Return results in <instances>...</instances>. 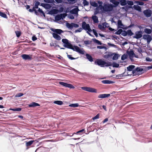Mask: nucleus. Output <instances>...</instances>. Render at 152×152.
Instances as JSON below:
<instances>
[{"mask_svg": "<svg viewBox=\"0 0 152 152\" xmlns=\"http://www.w3.org/2000/svg\"><path fill=\"white\" fill-rule=\"evenodd\" d=\"M62 42L65 44L69 42V41L66 39H63L62 40Z\"/></svg>", "mask_w": 152, "mask_h": 152, "instance_id": "8fccbe9b", "label": "nucleus"}, {"mask_svg": "<svg viewBox=\"0 0 152 152\" xmlns=\"http://www.w3.org/2000/svg\"><path fill=\"white\" fill-rule=\"evenodd\" d=\"M86 56L87 58L90 62L93 61V59L91 56L89 54L87 53L86 54Z\"/></svg>", "mask_w": 152, "mask_h": 152, "instance_id": "4be33fe9", "label": "nucleus"}, {"mask_svg": "<svg viewBox=\"0 0 152 152\" xmlns=\"http://www.w3.org/2000/svg\"><path fill=\"white\" fill-rule=\"evenodd\" d=\"M110 95V94H100L98 96L99 98H104L109 97Z\"/></svg>", "mask_w": 152, "mask_h": 152, "instance_id": "2eb2a0df", "label": "nucleus"}, {"mask_svg": "<svg viewBox=\"0 0 152 152\" xmlns=\"http://www.w3.org/2000/svg\"><path fill=\"white\" fill-rule=\"evenodd\" d=\"M10 110L15 111H20L21 110V109L20 108H16L11 109Z\"/></svg>", "mask_w": 152, "mask_h": 152, "instance_id": "49530a36", "label": "nucleus"}, {"mask_svg": "<svg viewBox=\"0 0 152 152\" xmlns=\"http://www.w3.org/2000/svg\"><path fill=\"white\" fill-rule=\"evenodd\" d=\"M113 66L114 67L118 68L119 66V64L113 62L112 64Z\"/></svg>", "mask_w": 152, "mask_h": 152, "instance_id": "e433bc0d", "label": "nucleus"}, {"mask_svg": "<svg viewBox=\"0 0 152 152\" xmlns=\"http://www.w3.org/2000/svg\"><path fill=\"white\" fill-rule=\"evenodd\" d=\"M113 6L112 4H104L101 10L103 12H109L113 10Z\"/></svg>", "mask_w": 152, "mask_h": 152, "instance_id": "7ed1b4c3", "label": "nucleus"}, {"mask_svg": "<svg viewBox=\"0 0 152 152\" xmlns=\"http://www.w3.org/2000/svg\"><path fill=\"white\" fill-rule=\"evenodd\" d=\"M98 3L99 4V6L98 7H96L95 9V11L94 13V14H96L99 13V9H100V10H102V8L103 7V6H102L103 3L102 1H98Z\"/></svg>", "mask_w": 152, "mask_h": 152, "instance_id": "1a4fd4ad", "label": "nucleus"}, {"mask_svg": "<svg viewBox=\"0 0 152 152\" xmlns=\"http://www.w3.org/2000/svg\"><path fill=\"white\" fill-rule=\"evenodd\" d=\"M121 35L124 37L126 36L127 35V31H122Z\"/></svg>", "mask_w": 152, "mask_h": 152, "instance_id": "3c124183", "label": "nucleus"}, {"mask_svg": "<svg viewBox=\"0 0 152 152\" xmlns=\"http://www.w3.org/2000/svg\"><path fill=\"white\" fill-rule=\"evenodd\" d=\"M82 27L83 29L87 31V33H88L90 35H91V34L89 32L92 31L91 29L90 28V26L89 24H87L85 22L83 21L82 23Z\"/></svg>", "mask_w": 152, "mask_h": 152, "instance_id": "20e7f679", "label": "nucleus"}, {"mask_svg": "<svg viewBox=\"0 0 152 152\" xmlns=\"http://www.w3.org/2000/svg\"><path fill=\"white\" fill-rule=\"evenodd\" d=\"M127 35L129 36H131L133 34V33L130 30H128L127 31Z\"/></svg>", "mask_w": 152, "mask_h": 152, "instance_id": "4c0bfd02", "label": "nucleus"}, {"mask_svg": "<svg viewBox=\"0 0 152 152\" xmlns=\"http://www.w3.org/2000/svg\"><path fill=\"white\" fill-rule=\"evenodd\" d=\"M44 1L48 3H53L54 1L53 0H44Z\"/></svg>", "mask_w": 152, "mask_h": 152, "instance_id": "5fc2aeb1", "label": "nucleus"}, {"mask_svg": "<svg viewBox=\"0 0 152 152\" xmlns=\"http://www.w3.org/2000/svg\"><path fill=\"white\" fill-rule=\"evenodd\" d=\"M83 4L84 6H87L88 5L89 3L86 0H84L83 2Z\"/></svg>", "mask_w": 152, "mask_h": 152, "instance_id": "864d4df0", "label": "nucleus"}, {"mask_svg": "<svg viewBox=\"0 0 152 152\" xmlns=\"http://www.w3.org/2000/svg\"><path fill=\"white\" fill-rule=\"evenodd\" d=\"M28 105L29 107H34L37 106H40L39 104L35 102H33L28 104Z\"/></svg>", "mask_w": 152, "mask_h": 152, "instance_id": "f3484780", "label": "nucleus"}, {"mask_svg": "<svg viewBox=\"0 0 152 152\" xmlns=\"http://www.w3.org/2000/svg\"><path fill=\"white\" fill-rule=\"evenodd\" d=\"M118 55L117 54H115L113 56L112 58V59L113 60H117L118 59Z\"/></svg>", "mask_w": 152, "mask_h": 152, "instance_id": "58836bf2", "label": "nucleus"}, {"mask_svg": "<svg viewBox=\"0 0 152 152\" xmlns=\"http://www.w3.org/2000/svg\"><path fill=\"white\" fill-rule=\"evenodd\" d=\"M143 70V69L137 67L135 69L132 71V73L133 75H140L142 73V71Z\"/></svg>", "mask_w": 152, "mask_h": 152, "instance_id": "423d86ee", "label": "nucleus"}, {"mask_svg": "<svg viewBox=\"0 0 152 152\" xmlns=\"http://www.w3.org/2000/svg\"><path fill=\"white\" fill-rule=\"evenodd\" d=\"M61 16L62 19L63 20V18H65L66 16V14L65 13L64 14H60Z\"/></svg>", "mask_w": 152, "mask_h": 152, "instance_id": "4d7b16f0", "label": "nucleus"}, {"mask_svg": "<svg viewBox=\"0 0 152 152\" xmlns=\"http://www.w3.org/2000/svg\"><path fill=\"white\" fill-rule=\"evenodd\" d=\"M15 33L16 36L18 37H19L20 36V33L19 31H16Z\"/></svg>", "mask_w": 152, "mask_h": 152, "instance_id": "338daca9", "label": "nucleus"}, {"mask_svg": "<svg viewBox=\"0 0 152 152\" xmlns=\"http://www.w3.org/2000/svg\"><path fill=\"white\" fill-rule=\"evenodd\" d=\"M90 4L91 5L94 7H98V4L95 1L91 2Z\"/></svg>", "mask_w": 152, "mask_h": 152, "instance_id": "473e14b6", "label": "nucleus"}, {"mask_svg": "<svg viewBox=\"0 0 152 152\" xmlns=\"http://www.w3.org/2000/svg\"><path fill=\"white\" fill-rule=\"evenodd\" d=\"M82 28H79L78 29H77L75 31V32H80L82 31Z\"/></svg>", "mask_w": 152, "mask_h": 152, "instance_id": "052dcab7", "label": "nucleus"}, {"mask_svg": "<svg viewBox=\"0 0 152 152\" xmlns=\"http://www.w3.org/2000/svg\"><path fill=\"white\" fill-rule=\"evenodd\" d=\"M50 45L51 46H53L55 47H59V46L58 45H56V44H54L53 43H52L50 44Z\"/></svg>", "mask_w": 152, "mask_h": 152, "instance_id": "13d9d810", "label": "nucleus"}, {"mask_svg": "<svg viewBox=\"0 0 152 152\" xmlns=\"http://www.w3.org/2000/svg\"><path fill=\"white\" fill-rule=\"evenodd\" d=\"M79 106L78 103H75L70 104L69 105V106L71 107H78Z\"/></svg>", "mask_w": 152, "mask_h": 152, "instance_id": "7c9ffc66", "label": "nucleus"}, {"mask_svg": "<svg viewBox=\"0 0 152 152\" xmlns=\"http://www.w3.org/2000/svg\"><path fill=\"white\" fill-rule=\"evenodd\" d=\"M118 26L119 28H123L124 27V25L122 23L121 21L120 20L118 22Z\"/></svg>", "mask_w": 152, "mask_h": 152, "instance_id": "aec40b11", "label": "nucleus"}, {"mask_svg": "<svg viewBox=\"0 0 152 152\" xmlns=\"http://www.w3.org/2000/svg\"><path fill=\"white\" fill-rule=\"evenodd\" d=\"M68 18L71 19H74V17L72 15H68Z\"/></svg>", "mask_w": 152, "mask_h": 152, "instance_id": "774afa93", "label": "nucleus"}, {"mask_svg": "<svg viewBox=\"0 0 152 152\" xmlns=\"http://www.w3.org/2000/svg\"><path fill=\"white\" fill-rule=\"evenodd\" d=\"M66 26L67 28L70 29H72L73 27L75 28H77L79 27L78 24L74 23H66Z\"/></svg>", "mask_w": 152, "mask_h": 152, "instance_id": "0eeeda50", "label": "nucleus"}, {"mask_svg": "<svg viewBox=\"0 0 152 152\" xmlns=\"http://www.w3.org/2000/svg\"><path fill=\"white\" fill-rule=\"evenodd\" d=\"M127 55L124 54L122 56L121 59L122 60H124L127 58Z\"/></svg>", "mask_w": 152, "mask_h": 152, "instance_id": "c03bdc74", "label": "nucleus"}, {"mask_svg": "<svg viewBox=\"0 0 152 152\" xmlns=\"http://www.w3.org/2000/svg\"><path fill=\"white\" fill-rule=\"evenodd\" d=\"M92 31L94 34V35L96 37L98 36V34L96 32V30L94 29H93L92 30Z\"/></svg>", "mask_w": 152, "mask_h": 152, "instance_id": "bf43d9fd", "label": "nucleus"}, {"mask_svg": "<svg viewBox=\"0 0 152 152\" xmlns=\"http://www.w3.org/2000/svg\"><path fill=\"white\" fill-rule=\"evenodd\" d=\"M119 1L121 6H125L127 4V2L126 0H119Z\"/></svg>", "mask_w": 152, "mask_h": 152, "instance_id": "cd10ccee", "label": "nucleus"}, {"mask_svg": "<svg viewBox=\"0 0 152 152\" xmlns=\"http://www.w3.org/2000/svg\"><path fill=\"white\" fill-rule=\"evenodd\" d=\"M128 4L129 5H132L133 4V2L132 1H127V4Z\"/></svg>", "mask_w": 152, "mask_h": 152, "instance_id": "e2e57ef3", "label": "nucleus"}, {"mask_svg": "<svg viewBox=\"0 0 152 152\" xmlns=\"http://www.w3.org/2000/svg\"><path fill=\"white\" fill-rule=\"evenodd\" d=\"M128 54L130 59H131L134 56V53L133 50H131L129 52Z\"/></svg>", "mask_w": 152, "mask_h": 152, "instance_id": "412c9836", "label": "nucleus"}, {"mask_svg": "<svg viewBox=\"0 0 152 152\" xmlns=\"http://www.w3.org/2000/svg\"><path fill=\"white\" fill-rule=\"evenodd\" d=\"M137 3L140 5H142L144 4L143 2L141 1H137Z\"/></svg>", "mask_w": 152, "mask_h": 152, "instance_id": "69168bd1", "label": "nucleus"}, {"mask_svg": "<svg viewBox=\"0 0 152 152\" xmlns=\"http://www.w3.org/2000/svg\"><path fill=\"white\" fill-rule=\"evenodd\" d=\"M21 57L24 60H29L31 58V56L30 55L23 54L22 55Z\"/></svg>", "mask_w": 152, "mask_h": 152, "instance_id": "4468645a", "label": "nucleus"}, {"mask_svg": "<svg viewBox=\"0 0 152 152\" xmlns=\"http://www.w3.org/2000/svg\"><path fill=\"white\" fill-rule=\"evenodd\" d=\"M34 141V140H31L26 142V146L28 147L30 146V145L32 144Z\"/></svg>", "mask_w": 152, "mask_h": 152, "instance_id": "72a5a7b5", "label": "nucleus"}, {"mask_svg": "<svg viewBox=\"0 0 152 152\" xmlns=\"http://www.w3.org/2000/svg\"><path fill=\"white\" fill-rule=\"evenodd\" d=\"M41 6L46 9H49L52 7V5L48 4L41 3Z\"/></svg>", "mask_w": 152, "mask_h": 152, "instance_id": "ddd939ff", "label": "nucleus"}, {"mask_svg": "<svg viewBox=\"0 0 152 152\" xmlns=\"http://www.w3.org/2000/svg\"><path fill=\"white\" fill-rule=\"evenodd\" d=\"M37 11L39 12L40 13L42 14L44 17L45 16V14L42 9L39 8L38 9Z\"/></svg>", "mask_w": 152, "mask_h": 152, "instance_id": "37998d69", "label": "nucleus"}, {"mask_svg": "<svg viewBox=\"0 0 152 152\" xmlns=\"http://www.w3.org/2000/svg\"><path fill=\"white\" fill-rule=\"evenodd\" d=\"M67 57L69 58V59L71 60H74L76 59V58H74L72 57V55H67Z\"/></svg>", "mask_w": 152, "mask_h": 152, "instance_id": "6e6d98bb", "label": "nucleus"}, {"mask_svg": "<svg viewBox=\"0 0 152 152\" xmlns=\"http://www.w3.org/2000/svg\"><path fill=\"white\" fill-rule=\"evenodd\" d=\"M57 13L58 10L56 9H53L49 12V13L51 15L55 14Z\"/></svg>", "mask_w": 152, "mask_h": 152, "instance_id": "5701e85b", "label": "nucleus"}, {"mask_svg": "<svg viewBox=\"0 0 152 152\" xmlns=\"http://www.w3.org/2000/svg\"><path fill=\"white\" fill-rule=\"evenodd\" d=\"M84 43L86 45H90L91 43V41L89 40L84 41Z\"/></svg>", "mask_w": 152, "mask_h": 152, "instance_id": "603ef678", "label": "nucleus"}, {"mask_svg": "<svg viewBox=\"0 0 152 152\" xmlns=\"http://www.w3.org/2000/svg\"><path fill=\"white\" fill-rule=\"evenodd\" d=\"M95 63H96L98 65L101 67H107L111 66L112 65V63L111 62L109 61L106 62L102 59H98L95 62Z\"/></svg>", "mask_w": 152, "mask_h": 152, "instance_id": "f03ea898", "label": "nucleus"}, {"mask_svg": "<svg viewBox=\"0 0 152 152\" xmlns=\"http://www.w3.org/2000/svg\"><path fill=\"white\" fill-rule=\"evenodd\" d=\"M103 26L102 27L104 28H105L106 27H108L109 26L108 24L106 23H104L102 24Z\"/></svg>", "mask_w": 152, "mask_h": 152, "instance_id": "de8ad7c7", "label": "nucleus"}, {"mask_svg": "<svg viewBox=\"0 0 152 152\" xmlns=\"http://www.w3.org/2000/svg\"><path fill=\"white\" fill-rule=\"evenodd\" d=\"M112 56V54H106V55H104L103 57H104V58H105L108 59L110 57H111Z\"/></svg>", "mask_w": 152, "mask_h": 152, "instance_id": "ea45409f", "label": "nucleus"}, {"mask_svg": "<svg viewBox=\"0 0 152 152\" xmlns=\"http://www.w3.org/2000/svg\"><path fill=\"white\" fill-rule=\"evenodd\" d=\"M79 10L78 7H77L71 10L69 12L71 14H74L75 16L77 17L78 15V12Z\"/></svg>", "mask_w": 152, "mask_h": 152, "instance_id": "6e6552de", "label": "nucleus"}, {"mask_svg": "<svg viewBox=\"0 0 152 152\" xmlns=\"http://www.w3.org/2000/svg\"><path fill=\"white\" fill-rule=\"evenodd\" d=\"M110 2L116 6H118L119 4V2L115 0H111Z\"/></svg>", "mask_w": 152, "mask_h": 152, "instance_id": "c756f323", "label": "nucleus"}, {"mask_svg": "<svg viewBox=\"0 0 152 152\" xmlns=\"http://www.w3.org/2000/svg\"><path fill=\"white\" fill-rule=\"evenodd\" d=\"M92 18L94 23H96L98 22V17L96 16H93L92 17Z\"/></svg>", "mask_w": 152, "mask_h": 152, "instance_id": "393cba45", "label": "nucleus"}, {"mask_svg": "<svg viewBox=\"0 0 152 152\" xmlns=\"http://www.w3.org/2000/svg\"><path fill=\"white\" fill-rule=\"evenodd\" d=\"M51 30L53 32L55 33L58 34H60L61 33L63 32V31L60 29H54L53 28L51 29Z\"/></svg>", "mask_w": 152, "mask_h": 152, "instance_id": "dca6fc26", "label": "nucleus"}, {"mask_svg": "<svg viewBox=\"0 0 152 152\" xmlns=\"http://www.w3.org/2000/svg\"><path fill=\"white\" fill-rule=\"evenodd\" d=\"M143 38L145 40L147 41V43L149 44L150 42L152 39L151 36L148 34H145L143 36Z\"/></svg>", "mask_w": 152, "mask_h": 152, "instance_id": "9d476101", "label": "nucleus"}, {"mask_svg": "<svg viewBox=\"0 0 152 152\" xmlns=\"http://www.w3.org/2000/svg\"><path fill=\"white\" fill-rule=\"evenodd\" d=\"M145 32L147 34H149L151 33L152 32L151 30V29L148 28H145L144 29Z\"/></svg>", "mask_w": 152, "mask_h": 152, "instance_id": "c85d7f7f", "label": "nucleus"}, {"mask_svg": "<svg viewBox=\"0 0 152 152\" xmlns=\"http://www.w3.org/2000/svg\"><path fill=\"white\" fill-rule=\"evenodd\" d=\"M146 60L147 61L151 62L152 61V59L151 58L149 57H146Z\"/></svg>", "mask_w": 152, "mask_h": 152, "instance_id": "0e129e2a", "label": "nucleus"}, {"mask_svg": "<svg viewBox=\"0 0 152 152\" xmlns=\"http://www.w3.org/2000/svg\"><path fill=\"white\" fill-rule=\"evenodd\" d=\"M134 9L140 12L141 11V9L140 7L137 5H134L133 6Z\"/></svg>", "mask_w": 152, "mask_h": 152, "instance_id": "a878e982", "label": "nucleus"}, {"mask_svg": "<svg viewBox=\"0 0 152 152\" xmlns=\"http://www.w3.org/2000/svg\"><path fill=\"white\" fill-rule=\"evenodd\" d=\"M23 94L22 93H19L16 94L15 96L16 97H19L23 96Z\"/></svg>", "mask_w": 152, "mask_h": 152, "instance_id": "09e8293b", "label": "nucleus"}, {"mask_svg": "<svg viewBox=\"0 0 152 152\" xmlns=\"http://www.w3.org/2000/svg\"><path fill=\"white\" fill-rule=\"evenodd\" d=\"M40 3L39 2L37 1L35 3L34 7L35 8L38 9V6L39 5Z\"/></svg>", "mask_w": 152, "mask_h": 152, "instance_id": "a18cd8bd", "label": "nucleus"}, {"mask_svg": "<svg viewBox=\"0 0 152 152\" xmlns=\"http://www.w3.org/2000/svg\"><path fill=\"white\" fill-rule=\"evenodd\" d=\"M0 16L4 18H7V15L1 11H0Z\"/></svg>", "mask_w": 152, "mask_h": 152, "instance_id": "c9c22d12", "label": "nucleus"}, {"mask_svg": "<svg viewBox=\"0 0 152 152\" xmlns=\"http://www.w3.org/2000/svg\"><path fill=\"white\" fill-rule=\"evenodd\" d=\"M93 41L94 42L98 44V45H102V43L99 41L98 40L95 39H93Z\"/></svg>", "mask_w": 152, "mask_h": 152, "instance_id": "a19ab883", "label": "nucleus"}, {"mask_svg": "<svg viewBox=\"0 0 152 152\" xmlns=\"http://www.w3.org/2000/svg\"><path fill=\"white\" fill-rule=\"evenodd\" d=\"M122 30L121 29H119L117 31L115 32V34H121L122 32Z\"/></svg>", "mask_w": 152, "mask_h": 152, "instance_id": "79ce46f5", "label": "nucleus"}, {"mask_svg": "<svg viewBox=\"0 0 152 152\" xmlns=\"http://www.w3.org/2000/svg\"><path fill=\"white\" fill-rule=\"evenodd\" d=\"M135 35L133 38L137 39L141 38L142 36V33L141 31H137L135 32Z\"/></svg>", "mask_w": 152, "mask_h": 152, "instance_id": "f8f14e48", "label": "nucleus"}, {"mask_svg": "<svg viewBox=\"0 0 152 152\" xmlns=\"http://www.w3.org/2000/svg\"><path fill=\"white\" fill-rule=\"evenodd\" d=\"M81 88L84 90L92 93H96L97 90L96 89L91 87H83Z\"/></svg>", "mask_w": 152, "mask_h": 152, "instance_id": "39448f33", "label": "nucleus"}, {"mask_svg": "<svg viewBox=\"0 0 152 152\" xmlns=\"http://www.w3.org/2000/svg\"><path fill=\"white\" fill-rule=\"evenodd\" d=\"M135 66L134 65H131L129 66L127 68V70L128 71H132L133 69L134 68Z\"/></svg>", "mask_w": 152, "mask_h": 152, "instance_id": "bb28decb", "label": "nucleus"}, {"mask_svg": "<svg viewBox=\"0 0 152 152\" xmlns=\"http://www.w3.org/2000/svg\"><path fill=\"white\" fill-rule=\"evenodd\" d=\"M102 82L105 84H110L113 83V82L112 81L107 80H103L102 81Z\"/></svg>", "mask_w": 152, "mask_h": 152, "instance_id": "b1692460", "label": "nucleus"}, {"mask_svg": "<svg viewBox=\"0 0 152 152\" xmlns=\"http://www.w3.org/2000/svg\"><path fill=\"white\" fill-rule=\"evenodd\" d=\"M144 15L148 17H150L151 15V13L150 11L148 10H145L143 12Z\"/></svg>", "mask_w": 152, "mask_h": 152, "instance_id": "6ab92c4d", "label": "nucleus"}, {"mask_svg": "<svg viewBox=\"0 0 152 152\" xmlns=\"http://www.w3.org/2000/svg\"><path fill=\"white\" fill-rule=\"evenodd\" d=\"M99 118V114H97L94 117L92 118V119L93 120H95V119H98Z\"/></svg>", "mask_w": 152, "mask_h": 152, "instance_id": "680f3d73", "label": "nucleus"}, {"mask_svg": "<svg viewBox=\"0 0 152 152\" xmlns=\"http://www.w3.org/2000/svg\"><path fill=\"white\" fill-rule=\"evenodd\" d=\"M59 84L64 86L72 88H74L75 87L72 84H68L63 82H60Z\"/></svg>", "mask_w": 152, "mask_h": 152, "instance_id": "9b49d317", "label": "nucleus"}, {"mask_svg": "<svg viewBox=\"0 0 152 152\" xmlns=\"http://www.w3.org/2000/svg\"><path fill=\"white\" fill-rule=\"evenodd\" d=\"M52 35L53 37L56 39L58 40H60L61 39V37L57 34L55 33H53Z\"/></svg>", "mask_w": 152, "mask_h": 152, "instance_id": "a211bd4d", "label": "nucleus"}, {"mask_svg": "<svg viewBox=\"0 0 152 152\" xmlns=\"http://www.w3.org/2000/svg\"><path fill=\"white\" fill-rule=\"evenodd\" d=\"M63 46L64 47L71 49L80 54H83L85 52L83 48H80L76 46H73L69 42L65 44H64Z\"/></svg>", "mask_w": 152, "mask_h": 152, "instance_id": "f257e3e1", "label": "nucleus"}, {"mask_svg": "<svg viewBox=\"0 0 152 152\" xmlns=\"http://www.w3.org/2000/svg\"><path fill=\"white\" fill-rule=\"evenodd\" d=\"M53 103L54 104H56L59 105H62L63 104L62 102L61 101H55Z\"/></svg>", "mask_w": 152, "mask_h": 152, "instance_id": "f704fd0d", "label": "nucleus"}, {"mask_svg": "<svg viewBox=\"0 0 152 152\" xmlns=\"http://www.w3.org/2000/svg\"><path fill=\"white\" fill-rule=\"evenodd\" d=\"M55 19L56 20L59 21L62 18L60 15H58L56 16L55 17Z\"/></svg>", "mask_w": 152, "mask_h": 152, "instance_id": "2f4dec72", "label": "nucleus"}]
</instances>
